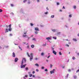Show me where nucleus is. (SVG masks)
Segmentation results:
<instances>
[{"instance_id":"obj_20","label":"nucleus","mask_w":79,"mask_h":79,"mask_svg":"<svg viewBox=\"0 0 79 79\" xmlns=\"http://www.w3.org/2000/svg\"><path fill=\"white\" fill-rule=\"evenodd\" d=\"M30 24H31V26H34V24H33L32 23H30Z\"/></svg>"},{"instance_id":"obj_48","label":"nucleus","mask_w":79,"mask_h":79,"mask_svg":"<svg viewBox=\"0 0 79 79\" xmlns=\"http://www.w3.org/2000/svg\"><path fill=\"white\" fill-rule=\"evenodd\" d=\"M52 50L53 51L54 50V48L52 47Z\"/></svg>"},{"instance_id":"obj_59","label":"nucleus","mask_w":79,"mask_h":79,"mask_svg":"<svg viewBox=\"0 0 79 79\" xmlns=\"http://www.w3.org/2000/svg\"><path fill=\"white\" fill-rule=\"evenodd\" d=\"M23 65H24V66L25 67V66H26V64H25Z\"/></svg>"},{"instance_id":"obj_46","label":"nucleus","mask_w":79,"mask_h":79,"mask_svg":"<svg viewBox=\"0 0 79 79\" xmlns=\"http://www.w3.org/2000/svg\"><path fill=\"white\" fill-rule=\"evenodd\" d=\"M46 9H47V10H49V9H48V7H47Z\"/></svg>"},{"instance_id":"obj_64","label":"nucleus","mask_w":79,"mask_h":79,"mask_svg":"<svg viewBox=\"0 0 79 79\" xmlns=\"http://www.w3.org/2000/svg\"><path fill=\"white\" fill-rule=\"evenodd\" d=\"M77 55H78L79 56V53H77Z\"/></svg>"},{"instance_id":"obj_63","label":"nucleus","mask_w":79,"mask_h":79,"mask_svg":"<svg viewBox=\"0 0 79 79\" xmlns=\"http://www.w3.org/2000/svg\"><path fill=\"white\" fill-rule=\"evenodd\" d=\"M69 44H71V43L69 42Z\"/></svg>"},{"instance_id":"obj_31","label":"nucleus","mask_w":79,"mask_h":79,"mask_svg":"<svg viewBox=\"0 0 79 79\" xmlns=\"http://www.w3.org/2000/svg\"><path fill=\"white\" fill-rule=\"evenodd\" d=\"M73 8H74V9H76V6H74Z\"/></svg>"},{"instance_id":"obj_10","label":"nucleus","mask_w":79,"mask_h":79,"mask_svg":"<svg viewBox=\"0 0 79 79\" xmlns=\"http://www.w3.org/2000/svg\"><path fill=\"white\" fill-rule=\"evenodd\" d=\"M35 65H36V66H39V64H35Z\"/></svg>"},{"instance_id":"obj_49","label":"nucleus","mask_w":79,"mask_h":79,"mask_svg":"<svg viewBox=\"0 0 79 79\" xmlns=\"http://www.w3.org/2000/svg\"><path fill=\"white\" fill-rule=\"evenodd\" d=\"M50 56H48V58H50Z\"/></svg>"},{"instance_id":"obj_40","label":"nucleus","mask_w":79,"mask_h":79,"mask_svg":"<svg viewBox=\"0 0 79 79\" xmlns=\"http://www.w3.org/2000/svg\"><path fill=\"white\" fill-rule=\"evenodd\" d=\"M35 73V71H33L32 72V73L33 74H34Z\"/></svg>"},{"instance_id":"obj_47","label":"nucleus","mask_w":79,"mask_h":79,"mask_svg":"<svg viewBox=\"0 0 79 79\" xmlns=\"http://www.w3.org/2000/svg\"><path fill=\"white\" fill-rule=\"evenodd\" d=\"M35 60H38V59L36 58H35Z\"/></svg>"},{"instance_id":"obj_8","label":"nucleus","mask_w":79,"mask_h":79,"mask_svg":"<svg viewBox=\"0 0 79 79\" xmlns=\"http://www.w3.org/2000/svg\"><path fill=\"white\" fill-rule=\"evenodd\" d=\"M46 39H47V40H50L51 39V38H50V37H48L46 38Z\"/></svg>"},{"instance_id":"obj_42","label":"nucleus","mask_w":79,"mask_h":79,"mask_svg":"<svg viewBox=\"0 0 79 79\" xmlns=\"http://www.w3.org/2000/svg\"><path fill=\"white\" fill-rule=\"evenodd\" d=\"M36 71L37 72H38L39 71V69H36Z\"/></svg>"},{"instance_id":"obj_41","label":"nucleus","mask_w":79,"mask_h":79,"mask_svg":"<svg viewBox=\"0 0 79 79\" xmlns=\"http://www.w3.org/2000/svg\"><path fill=\"white\" fill-rule=\"evenodd\" d=\"M45 14L46 15H47V14L48 13V12H45Z\"/></svg>"},{"instance_id":"obj_12","label":"nucleus","mask_w":79,"mask_h":79,"mask_svg":"<svg viewBox=\"0 0 79 79\" xmlns=\"http://www.w3.org/2000/svg\"><path fill=\"white\" fill-rule=\"evenodd\" d=\"M8 32V30L7 29H6V32Z\"/></svg>"},{"instance_id":"obj_7","label":"nucleus","mask_w":79,"mask_h":79,"mask_svg":"<svg viewBox=\"0 0 79 79\" xmlns=\"http://www.w3.org/2000/svg\"><path fill=\"white\" fill-rule=\"evenodd\" d=\"M35 31H39V28L38 27H36L35 28Z\"/></svg>"},{"instance_id":"obj_61","label":"nucleus","mask_w":79,"mask_h":79,"mask_svg":"<svg viewBox=\"0 0 79 79\" xmlns=\"http://www.w3.org/2000/svg\"><path fill=\"white\" fill-rule=\"evenodd\" d=\"M60 11L61 12V11H62V10H60Z\"/></svg>"},{"instance_id":"obj_6","label":"nucleus","mask_w":79,"mask_h":79,"mask_svg":"<svg viewBox=\"0 0 79 79\" xmlns=\"http://www.w3.org/2000/svg\"><path fill=\"white\" fill-rule=\"evenodd\" d=\"M18 60V59L17 58H15V62H17Z\"/></svg>"},{"instance_id":"obj_43","label":"nucleus","mask_w":79,"mask_h":79,"mask_svg":"<svg viewBox=\"0 0 79 79\" xmlns=\"http://www.w3.org/2000/svg\"><path fill=\"white\" fill-rule=\"evenodd\" d=\"M57 5H60V3H59V2H57Z\"/></svg>"},{"instance_id":"obj_28","label":"nucleus","mask_w":79,"mask_h":79,"mask_svg":"<svg viewBox=\"0 0 79 79\" xmlns=\"http://www.w3.org/2000/svg\"><path fill=\"white\" fill-rule=\"evenodd\" d=\"M25 69H26V70H28L29 69H28V68L26 67V68H25Z\"/></svg>"},{"instance_id":"obj_21","label":"nucleus","mask_w":79,"mask_h":79,"mask_svg":"<svg viewBox=\"0 0 79 79\" xmlns=\"http://www.w3.org/2000/svg\"><path fill=\"white\" fill-rule=\"evenodd\" d=\"M59 54L60 55H62V54L61 52H59Z\"/></svg>"},{"instance_id":"obj_60","label":"nucleus","mask_w":79,"mask_h":79,"mask_svg":"<svg viewBox=\"0 0 79 79\" xmlns=\"http://www.w3.org/2000/svg\"><path fill=\"white\" fill-rule=\"evenodd\" d=\"M25 77H27V75H25Z\"/></svg>"},{"instance_id":"obj_17","label":"nucleus","mask_w":79,"mask_h":79,"mask_svg":"<svg viewBox=\"0 0 79 79\" xmlns=\"http://www.w3.org/2000/svg\"><path fill=\"white\" fill-rule=\"evenodd\" d=\"M52 31L54 32H55L56 31V30L55 29L52 30Z\"/></svg>"},{"instance_id":"obj_44","label":"nucleus","mask_w":79,"mask_h":79,"mask_svg":"<svg viewBox=\"0 0 79 79\" xmlns=\"http://www.w3.org/2000/svg\"><path fill=\"white\" fill-rule=\"evenodd\" d=\"M11 6H13V4H11Z\"/></svg>"},{"instance_id":"obj_5","label":"nucleus","mask_w":79,"mask_h":79,"mask_svg":"<svg viewBox=\"0 0 79 79\" xmlns=\"http://www.w3.org/2000/svg\"><path fill=\"white\" fill-rule=\"evenodd\" d=\"M52 53H54V54H55V55H56V51H55L53 50V52Z\"/></svg>"},{"instance_id":"obj_38","label":"nucleus","mask_w":79,"mask_h":79,"mask_svg":"<svg viewBox=\"0 0 79 79\" xmlns=\"http://www.w3.org/2000/svg\"><path fill=\"white\" fill-rule=\"evenodd\" d=\"M11 25L10 24L9 26V27L10 28L11 27Z\"/></svg>"},{"instance_id":"obj_52","label":"nucleus","mask_w":79,"mask_h":79,"mask_svg":"<svg viewBox=\"0 0 79 79\" xmlns=\"http://www.w3.org/2000/svg\"><path fill=\"white\" fill-rule=\"evenodd\" d=\"M31 2H30V1H29L28 2V4H30V3Z\"/></svg>"},{"instance_id":"obj_27","label":"nucleus","mask_w":79,"mask_h":79,"mask_svg":"<svg viewBox=\"0 0 79 79\" xmlns=\"http://www.w3.org/2000/svg\"><path fill=\"white\" fill-rule=\"evenodd\" d=\"M68 76H69V74H68L67 76H66V77L67 78H68Z\"/></svg>"},{"instance_id":"obj_14","label":"nucleus","mask_w":79,"mask_h":79,"mask_svg":"<svg viewBox=\"0 0 79 79\" xmlns=\"http://www.w3.org/2000/svg\"><path fill=\"white\" fill-rule=\"evenodd\" d=\"M60 34H61V32H58L57 33V35H60Z\"/></svg>"},{"instance_id":"obj_35","label":"nucleus","mask_w":79,"mask_h":79,"mask_svg":"<svg viewBox=\"0 0 79 79\" xmlns=\"http://www.w3.org/2000/svg\"><path fill=\"white\" fill-rule=\"evenodd\" d=\"M79 69H78V70H77V71H76V73H79Z\"/></svg>"},{"instance_id":"obj_45","label":"nucleus","mask_w":79,"mask_h":79,"mask_svg":"<svg viewBox=\"0 0 79 79\" xmlns=\"http://www.w3.org/2000/svg\"><path fill=\"white\" fill-rule=\"evenodd\" d=\"M44 67H42L41 68V69H44Z\"/></svg>"},{"instance_id":"obj_4","label":"nucleus","mask_w":79,"mask_h":79,"mask_svg":"<svg viewBox=\"0 0 79 79\" xmlns=\"http://www.w3.org/2000/svg\"><path fill=\"white\" fill-rule=\"evenodd\" d=\"M12 56L14 57H15V56H16V55H15V53L14 52L12 53Z\"/></svg>"},{"instance_id":"obj_16","label":"nucleus","mask_w":79,"mask_h":79,"mask_svg":"<svg viewBox=\"0 0 79 79\" xmlns=\"http://www.w3.org/2000/svg\"><path fill=\"white\" fill-rule=\"evenodd\" d=\"M9 31H11V28H10L9 29Z\"/></svg>"},{"instance_id":"obj_51","label":"nucleus","mask_w":79,"mask_h":79,"mask_svg":"<svg viewBox=\"0 0 79 79\" xmlns=\"http://www.w3.org/2000/svg\"><path fill=\"white\" fill-rule=\"evenodd\" d=\"M32 40H35V38H33L32 39Z\"/></svg>"},{"instance_id":"obj_2","label":"nucleus","mask_w":79,"mask_h":79,"mask_svg":"<svg viewBox=\"0 0 79 79\" xmlns=\"http://www.w3.org/2000/svg\"><path fill=\"white\" fill-rule=\"evenodd\" d=\"M24 31H25V32H23V37H27V38H28V40H29V39H30V37H28V36H27V35H26V34H27V31H26L25 30H24Z\"/></svg>"},{"instance_id":"obj_30","label":"nucleus","mask_w":79,"mask_h":79,"mask_svg":"<svg viewBox=\"0 0 79 79\" xmlns=\"http://www.w3.org/2000/svg\"><path fill=\"white\" fill-rule=\"evenodd\" d=\"M27 48H28V49H29V45H28L27 46Z\"/></svg>"},{"instance_id":"obj_9","label":"nucleus","mask_w":79,"mask_h":79,"mask_svg":"<svg viewBox=\"0 0 79 79\" xmlns=\"http://www.w3.org/2000/svg\"><path fill=\"white\" fill-rule=\"evenodd\" d=\"M74 79H77V76L76 75H74L73 76Z\"/></svg>"},{"instance_id":"obj_1","label":"nucleus","mask_w":79,"mask_h":79,"mask_svg":"<svg viewBox=\"0 0 79 79\" xmlns=\"http://www.w3.org/2000/svg\"><path fill=\"white\" fill-rule=\"evenodd\" d=\"M24 63H26V60L25 58H23L22 59V63H21V68H25V66L23 65V63H24Z\"/></svg>"},{"instance_id":"obj_19","label":"nucleus","mask_w":79,"mask_h":79,"mask_svg":"<svg viewBox=\"0 0 79 79\" xmlns=\"http://www.w3.org/2000/svg\"><path fill=\"white\" fill-rule=\"evenodd\" d=\"M26 2H27V0H24L23 1L24 3H26Z\"/></svg>"},{"instance_id":"obj_26","label":"nucleus","mask_w":79,"mask_h":79,"mask_svg":"<svg viewBox=\"0 0 79 79\" xmlns=\"http://www.w3.org/2000/svg\"><path fill=\"white\" fill-rule=\"evenodd\" d=\"M54 15H52L51 16V18H53L54 17Z\"/></svg>"},{"instance_id":"obj_36","label":"nucleus","mask_w":79,"mask_h":79,"mask_svg":"<svg viewBox=\"0 0 79 79\" xmlns=\"http://www.w3.org/2000/svg\"><path fill=\"white\" fill-rule=\"evenodd\" d=\"M12 35H12V34L11 33L10 34V36H12Z\"/></svg>"},{"instance_id":"obj_18","label":"nucleus","mask_w":79,"mask_h":79,"mask_svg":"<svg viewBox=\"0 0 79 79\" xmlns=\"http://www.w3.org/2000/svg\"><path fill=\"white\" fill-rule=\"evenodd\" d=\"M45 71H48V69H45V70H44Z\"/></svg>"},{"instance_id":"obj_32","label":"nucleus","mask_w":79,"mask_h":79,"mask_svg":"<svg viewBox=\"0 0 79 79\" xmlns=\"http://www.w3.org/2000/svg\"><path fill=\"white\" fill-rule=\"evenodd\" d=\"M53 39H56V37H53Z\"/></svg>"},{"instance_id":"obj_29","label":"nucleus","mask_w":79,"mask_h":79,"mask_svg":"<svg viewBox=\"0 0 79 79\" xmlns=\"http://www.w3.org/2000/svg\"><path fill=\"white\" fill-rule=\"evenodd\" d=\"M35 34H38V32H37V31H35Z\"/></svg>"},{"instance_id":"obj_50","label":"nucleus","mask_w":79,"mask_h":79,"mask_svg":"<svg viewBox=\"0 0 79 79\" xmlns=\"http://www.w3.org/2000/svg\"><path fill=\"white\" fill-rule=\"evenodd\" d=\"M63 9H65V7H64V6H63Z\"/></svg>"},{"instance_id":"obj_53","label":"nucleus","mask_w":79,"mask_h":79,"mask_svg":"<svg viewBox=\"0 0 79 79\" xmlns=\"http://www.w3.org/2000/svg\"><path fill=\"white\" fill-rule=\"evenodd\" d=\"M66 46H67V47H69V45L66 44Z\"/></svg>"},{"instance_id":"obj_25","label":"nucleus","mask_w":79,"mask_h":79,"mask_svg":"<svg viewBox=\"0 0 79 79\" xmlns=\"http://www.w3.org/2000/svg\"><path fill=\"white\" fill-rule=\"evenodd\" d=\"M44 55V54L43 53H41V56H43V55Z\"/></svg>"},{"instance_id":"obj_39","label":"nucleus","mask_w":79,"mask_h":79,"mask_svg":"<svg viewBox=\"0 0 79 79\" xmlns=\"http://www.w3.org/2000/svg\"><path fill=\"white\" fill-rule=\"evenodd\" d=\"M68 71L69 72H71V70L70 69H69L68 70Z\"/></svg>"},{"instance_id":"obj_3","label":"nucleus","mask_w":79,"mask_h":79,"mask_svg":"<svg viewBox=\"0 0 79 79\" xmlns=\"http://www.w3.org/2000/svg\"><path fill=\"white\" fill-rule=\"evenodd\" d=\"M30 55L31 56L30 58V61H32V60L33 59V54L32 53H31L30 54Z\"/></svg>"},{"instance_id":"obj_24","label":"nucleus","mask_w":79,"mask_h":79,"mask_svg":"<svg viewBox=\"0 0 79 79\" xmlns=\"http://www.w3.org/2000/svg\"><path fill=\"white\" fill-rule=\"evenodd\" d=\"M2 11H3V10H2V9H0V13L2 12Z\"/></svg>"},{"instance_id":"obj_37","label":"nucleus","mask_w":79,"mask_h":79,"mask_svg":"<svg viewBox=\"0 0 79 79\" xmlns=\"http://www.w3.org/2000/svg\"><path fill=\"white\" fill-rule=\"evenodd\" d=\"M50 73H51V74H53V73H52V71H51L50 72Z\"/></svg>"},{"instance_id":"obj_11","label":"nucleus","mask_w":79,"mask_h":79,"mask_svg":"<svg viewBox=\"0 0 79 79\" xmlns=\"http://www.w3.org/2000/svg\"><path fill=\"white\" fill-rule=\"evenodd\" d=\"M31 48H34V45H32L31 46Z\"/></svg>"},{"instance_id":"obj_34","label":"nucleus","mask_w":79,"mask_h":79,"mask_svg":"<svg viewBox=\"0 0 79 79\" xmlns=\"http://www.w3.org/2000/svg\"><path fill=\"white\" fill-rule=\"evenodd\" d=\"M69 18H71V17H72V16L71 15H69Z\"/></svg>"},{"instance_id":"obj_13","label":"nucleus","mask_w":79,"mask_h":79,"mask_svg":"<svg viewBox=\"0 0 79 79\" xmlns=\"http://www.w3.org/2000/svg\"><path fill=\"white\" fill-rule=\"evenodd\" d=\"M73 40H74V41H75V42L77 41V40L76 39H73Z\"/></svg>"},{"instance_id":"obj_54","label":"nucleus","mask_w":79,"mask_h":79,"mask_svg":"<svg viewBox=\"0 0 79 79\" xmlns=\"http://www.w3.org/2000/svg\"><path fill=\"white\" fill-rule=\"evenodd\" d=\"M46 61H47V62H48V60H46Z\"/></svg>"},{"instance_id":"obj_22","label":"nucleus","mask_w":79,"mask_h":79,"mask_svg":"<svg viewBox=\"0 0 79 79\" xmlns=\"http://www.w3.org/2000/svg\"><path fill=\"white\" fill-rule=\"evenodd\" d=\"M32 76V74H30L29 75V77H31V76Z\"/></svg>"},{"instance_id":"obj_15","label":"nucleus","mask_w":79,"mask_h":79,"mask_svg":"<svg viewBox=\"0 0 79 79\" xmlns=\"http://www.w3.org/2000/svg\"><path fill=\"white\" fill-rule=\"evenodd\" d=\"M27 54L28 57H30V55H29V53L28 52L27 53Z\"/></svg>"},{"instance_id":"obj_57","label":"nucleus","mask_w":79,"mask_h":79,"mask_svg":"<svg viewBox=\"0 0 79 79\" xmlns=\"http://www.w3.org/2000/svg\"><path fill=\"white\" fill-rule=\"evenodd\" d=\"M52 73H55V72H54V71H52Z\"/></svg>"},{"instance_id":"obj_56","label":"nucleus","mask_w":79,"mask_h":79,"mask_svg":"<svg viewBox=\"0 0 79 79\" xmlns=\"http://www.w3.org/2000/svg\"><path fill=\"white\" fill-rule=\"evenodd\" d=\"M19 48L20 49H21V47H20V46H19Z\"/></svg>"},{"instance_id":"obj_33","label":"nucleus","mask_w":79,"mask_h":79,"mask_svg":"<svg viewBox=\"0 0 79 79\" xmlns=\"http://www.w3.org/2000/svg\"><path fill=\"white\" fill-rule=\"evenodd\" d=\"M52 64H50V68H52Z\"/></svg>"},{"instance_id":"obj_23","label":"nucleus","mask_w":79,"mask_h":79,"mask_svg":"<svg viewBox=\"0 0 79 79\" xmlns=\"http://www.w3.org/2000/svg\"><path fill=\"white\" fill-rule=\"evenodd\" d=\"M73 60H75V59H76V58L74 56H73Z\"/></svg>"},{"instance_id":"obj_62","label":"nucleus","mask_w":79,"mask_h":79,"mask_svg":"<svg viewBox=\"0 0 79 79\" xmlns=\"http://www.w3.org/2000/svg\"><path fill=\"white\" fill-rule=\"evenodd\" d=\"M77 36H78V37H79V33L78 34Z\"/></svg>"},{"instance_id":"obj_58","label":"nucleus","mask_w":79,"mask_h":79,"mask_svg":"<svg viewBox=\"0 0 79 79\" xmlns=\"http://www.w3.org/2000/svg\"><path fill=\"white\" fill-rule=\"evenodd\" d=\"M39 51H41V49H39Z\"/></svg>"},{"instance_id":"obj_55","label":"nucleus","mask_w":79,"mask_h":79,"mask_svg":"<svg viewBox=\"0 0 79 79\" xmlns=\"http://www.w3.org/2000/svg\"><path fill=\"white\" fill-rule=\"evenodd\" d=\"M37 2H40L39 0H37Z\"/></svg>"}]
</instances>
